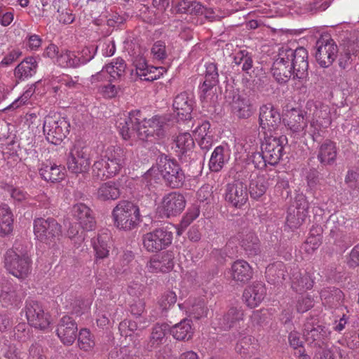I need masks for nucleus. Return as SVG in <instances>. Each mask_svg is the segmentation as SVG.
Instances as JSON below:
<instances>
[{
	"mask_svg": "<svg viewBox=\"0 0 359 359\" xmlns=\"http://www.w3.org/2000/svg\"><path fill=\"white\" fill-rule=\"evenodd\" d=\"M158 171L165 184L172 189L182 187L185 182V175L177 161L174 159L161 158Z\"/></svg>",
	"mask_w": 359,
	"mask_h": 359,
	"instance_id": "423d86ee",
	"label": "nucleus"
},
{
	"mask_svg": "<svg viewBox=\"0 0 359 359\" xmlns=\"http://www.w3.org/2000/svg\"><path fill=\"white\" fill-rule=\"evenodd\" d=\"M97 198L101 201H114L120 196V190L116 183L107 182L102 184L97 190Z\"/></svg>",
	"mask_w": 359,
	"mask_h": 359,
	"instance_id": "58836bf2",
	"label": "nucleus"
},
{
	"mask_svg": "<svg viewBox=\"0 0 359 359\" xmlns=\"http://www.w3.org/2000/svg\"><path fill=\"white\" fill-rule=\"evenodd\" d=\"M77 324L69 316H63L57 325V334L65 345H72L77 337Z\"/></svg>",
	"mask_w": 359,
	"mask_h": 359,
	"instance_id": "aec40b11",
	"label": "nucleus"
},
{
	"mask_svg": "<svg viewBox=\"0 0 359 359\" xmlns=\"http://www.w3.org/2000/svg\"><path fill=\"white\" fill-rule=\"evenodd\" d=\"M290 278L292 280V287L297 292H301L310 290L313 286V279L311 275L305 271H300L296 269L294 270Z\"/></svg>",
	"mask_w": 359,
	"mask_h": 359,
	"instance_id": "7c9ffc66",
	"label": "nucleus"
},
{
	"mask_svg": "<svg viewBox=\"0 0 359 359\" xmlns=\"http://www.w3.org/2000/svg\"><path fill=\"white\" fill-rule=\"evenodd\" d=\"M18 295L14 286L9 282H6L0 286V302L4 307L15 304L18 301Z\"/></svg>",
	"mask_w": 359,
	"mask_h": 359,
	"instance_id": "a18cd8bd",
	"label": "nucleus"
},
{
	"mask_svg": "<svg viewBox=\"0 0 359 359\" xmlns=\"http://www.w3.org/2000/svg\"><path fill=\"white\" fill-rule=\"evenodd\" d=\"M63 170V168L55 163H49L42 165L39 169V174L44 180L56 182L64 178Z\"/></svg>",
	"mask_w": 359,
	"mask_h": 359,
	"instance_id": "e433bc0d",
	"label": "nucleus"
},
{
	"mask_svg": "<svg viewBox=\"0 0 359 359\" xmlns=\"http://www.w3.org/2000/svg\"><path fill=\"white\" fill-rule=\"evenodd\" d=\"M306 217L301 211L296 212L294 208H288L286 224L290 229H297L303 224Z\"/></svg>",
	"mask_w": 359,
	"mask_h": 359,
	"instance_id": "6e6d98bb",
	"label": "nucleus"
},
{
	"mask_svg": "<svg viewBox=\"0 0 359 359\" xmlns=\"http://www.w3.org/2000/svg\"><path fill=\"white\" fill-rule=\"evenodd\" d=\"M226 152L223 146H218L214 149L209 161V168L212 172H217L223 168L228 161Z\"/></svg>",
	"mask_w": 359,
	"mask_h": 359,
	"instance_id": "c03bdc74",
	"label": "nucleus"
},
{
	"mask_svg": "<svg viewBox=\"0 0 359 359\" xmlns=\"http://www.w3.org/2000/svg\"><path fill=\"white\" fill-rule=\"evenodd\" d=\"M193 100L187 93L183 92L177 95L173 102V108L180 120H190L193 110Z\"/></svg>",
	"mask_w": 359,
	"mask_h": 359,
	"instance_id": "5701e85b",
	"label": "nucleus"
},
{
	"mask_svg": "<svg viewBox=\"0 0 359 359\" xmlns=\"http://www.w3.org/2000/svg\"><path fill=\"white\" fill-rule=\"evenodd\" d=\"M309 206V202L307 201L306 196L301 194H297L295 196L289 208H293L296 212L301 211L302 214L308 216Z\"/></svg>",
	"mask_w": 359,
	"mask_h": 359,
	"instance_id": "052dcab7",
	"label": "nucleus"
},
{
	"mask_svg": "<svg viewBox=\"0 0 359 359\" xmlns=\"http://www.w3.org/2000/svg\"><path fill=\"white\" fill-rule=\"evenodd\" d=\"M73 217L79 222V225L86 230H91L95 221L92 210L83 203H78L72 207Z\"/></svg>",
	"mask_w": 359,
	"mask_h": 359,
	"instance_id": "cd10ccee",
	"label": "nucleus"
},
{
	"mask_svg": "<svg viewBox=\"0 0 359 359\" xmlns=\"http://www.w3.org/2000/svg\"><path fill=\"white\" fill-rule=\"evenodd\" d=\"M241 245L248 255L254 256L260 251V245L258 238L252 232L242 233L240 236Z\"/></svg>",
	"mask_w": 359,
	"mask_h": 359,
	"instance_id": "79ce46f5",
	"label": "nucleus"
},
{
	"mask_svg": "<svg viewBox=\"0 0 359 359\" xmlns=\"http://www.w3.org/2000/svg\"><path fill=\"white\" fill-rule=\"evenodd\" d=\"M57 62L62 67H79V59L74 52L65 50L60 53L57 58Z\"/></svg>",
	"mask_w": 359,
	"mask_h": 359,
	"instance_id": "864d4df0",
	"label": "nucleus"
},
{
	"mask_svg": "<svg viewBox=\"0 0 359 359\" xmlns=\"http://www.w3.org/2000/svg\"><path fill=\"white\" fill-rule=\"evenodd\" d=\"M266 294L264 285L262 283H255L245 289L243 297L249 307L255 308L262 302Z\"/></svg>",
	"mask_w": 359,
	"mask_h": 359,
	"instance_id": "393cba45",
	"label": "nucleus"
},
{
	"mask_svg": "<svg viewBox=\"0 0 359 359\" xmlns=\"http://www.w3.org/2000/svg\"><path fill=\"white\" fill-rule=\"evenodd\" d=\"M66 309L72 313L76 316H81L83 313L86 306L83 300L79 297L70 295L68 298L66 297L65 302Z\"/></svg>",
	"mask_w": 359,
	"mask_h": 359,
	"instance_id": "5fc2aeb1",
	"label": "nucleus"
},
{
	"mask_svg": "<svg viewBox=\"0 0 359 359\" xmlns=\"http://www.w3.org/2000/svg\"><path fill=\"white\" fill-rule=\"evenodd\" d=\"M69 122L59 116H46L44 118V134L47 140L53 144H60L69 134Z\"/></svg>",
	"mask_w": 359,
	"mask_h": 359,
	"instance_id": "0eeeda50",
	"label": "nucleus"
},
{
	"mask_svg": "<svg viewBox=\"0 0 359 359\" xmlns=\"http://www.w3.org/2000/svg\"><path fill=\"white\" fill-rule=\"evenodd\" d=\"M234 62L237 65H241L242 70L247 74L253 67L252 53L246 50H241L237 52L233 57Z\"/></svg>",
	"mask_w": 359,
	"mask_h": 359,
	"instance_id": "3c124183",
	"label": "nucleus"
},
{
	"mask_svg": "<svg viewBox=\"0 0 359 359\" xmlns=\"http://www.w3.org/2000/svg\"><path fill=\"white\" fill-rule=\"evenodd\" d=\"M243 316L244 312L241 306H232L221 319L220 325L224 330L231 329L243 320Z\"/></svg>",
	"mask_w": 359,
	"mask_h": 359,
	"instance_id": "4c0bfd02",
	"label": "nucleus"
},
{
	"mask_svg": "<svg viewBox=\"0 0 359 359\" xmlns=\"http://www.w3.org/2000/svg\"><path fill=\"white\" fill-rule=\"evenodd\" d=\"M78 336V344L81 349L86 351L90 350L95 345L90 332L87 329H81Z\"/></svg>",
	"mask_w": 359,
	"mask_h": 359,
	"instance_id": "bf43d9fd",
	"label": "nucleus"
},
{
	"mask_svg": "<svg viewBox=\"0 0 359 359\" xmlns=\"http://www.w3.org/2000/svg\"><path fill=\"white\" fill-rule=\"evenodd\" d=\"M315 57L321 67H328L337 58L339 48L334 39L329 36L320 37L315 45Z\"/></svg>",
	"mask_w": 359,
	"mask_h": 359,
	"instance_id": "f8f14e48",
	"label": "nucleus"
},
{
	"mask_svg": "<svg viewBox=\"0 0 359 359\" xmlns=\"http://www.w3.org/2000/svg\"><path fill=\"white\" fill-rule=\"evenodd\" d=\"M225 97L238 118L246 119L253 114L254 108L250 99L240 95L238 90H226Z\"/></svg>",
	"mask_w": 359,
	"mask_h": 359,
	"instance_id": "dca6fc26",
	"label": "nucleus"
},
{
	"mask_svg": "<svg viewBox=\"0 0 359 359\" xmlns=\"http://www.w3.org/2000/svg\"><path fill=\"white\" fill-rule=\"evenodd\" d=\"M141 111H132L128 116L121 117L118 121V128L124 140L137 138L142 141H152L165 135L168 127L164 117L155 116L149 119L144 118L140 123Z\"/></svg>",
	"mask_w": 359,
	"mask_h": 359,
	"instance_id": "f257e3e1",
	"label": "nucleus"
},
{
	"mask_svg": "<svg viewBox=\"0 0 359 359\" xmlns=\"http://www.w3.org/2000/svg\"><path fill=\"white\" fill-rule=\"evenodd\" d=\"M191 323V320L183 319L170 329V334L175 339L179 341H188L191 339L194 334Z\"/></svg>",
	"mask_w": 359,
	"mask_h": 359,
	"instance_id": "c9c22d12",
	"label": "nucleus"
},
{
	"mask_svg": "<svg viewBox=\"0 0 359 359\" xmlns=\"http://www.w3.org/2000/svg\"><path fill=\"white\" fill-rule=\"evenodd\" d=\"M287 125L293 133L303 131L307 126L304 114L300 109H292L287 114Z\"/></svg>",
	"mask_w": 359,
	"mask_h": 359,
	"instance_id": "ea45409f",
	"label": "nucleus"
},
{
	"mask_svg": "<svg viewBox=\"0 0 359 359\" xmlns=\"http://www.w3.org/2000/svg\"><path fill=\"white\" fill-rule=\"evenodd\" d=\"M14 337L19 341H26L29 339V327L25 323H20L18 324L14 330Z\"/></svg>",
	"mask_w": 359,
	"mask_h": 359,
	"instance_id": "680f3d73",
	"label": "nucleus"
},
{
	"mask_svg": "<svg viewBox=\"0 0 359 359\" xmlns=\"http://www.w3.org/2000/svg\"><path fill=\"white\" fill-rule=\"evenodd\" d=\"M205 67V81L201 87L202 92L201 99H205L206 93L219 82V74L216 64L210 62L207 64Z\"/></svg>",
	"mask_w": 359,
	"mask_h": 359,
	"instance_id": "473e14b6",
	"label": "nucleus"
},
{
	"mask_svg": "<svg viewBox=\"0 0 359 359\" xmlns=\"http://www.w3.org/2000/svg\"><path fill=\"white\" fill-rule=\"evenodd\" d=\"M185 206V197L179 192H171L165 195L163 198V213L167 217L180 215L184 210Z\"/></svg>",
	"mask_w": 359,
	"mask_h": 359,
	"instance_id": "6ab92c4d",
	"label": "nucleus"
},
{
	"mask_svg": "<svg viewBox=\"0 0 359 359\" xmlns=\"http://www.w3.org/2000/svg\"><path fill=\"white\" fill-rule=\"evenodd\" d=\"M329 334L328 330L316 318L307 319L304 324V338L311 346L323 348L327 344Z\"/></svg>",
	"mask_w": 359,
	"mask_h": 359,
	"instance_id": "9d476101",
	"label": "nucleus"
},
{
	"mask_svg": "<svg viewBox=\"0 0 359 359\" xmlns=\"http://www.w3.org/2000/svg\"><path fill=\"white\" fill-rule=\"evenodd\" d=\"M13 228V214L10 208L4 204L0 205V235L6 236Z\"/></svg>",
	"mask_w": 359,
	"mask_h": 359,
	"instance_id": "37998d69",
	"label": "nucleus"
},
{
	"mask_svg": "<svg viewBox=\"0 0 359 359\" xmlns=\"http://www.w3.org/2000/svg\"><path fill=\"white\" fill-rule=\"evenodd\" d=\"M37 67L36 58L28 57L15 67V76L20 80H25L36 73Z\"/></svg>",
	"mask_w": 359,
	"mask_h": 359,
	"instance_id": "f704fd0d",
	"label": "nucleus"
},
{
	"mask_svg": "<svg viewBox=\"0 0 359 359\" xmlns=\"http://www.w3.org/2000/svg\"><path fill=\"white\" fill-rule=\"evenodd\" d=\"M169 330V325L166 323L156 324L153 328L149 341L145 345V348L148 351L158 348L163 344L167 331Z\"/></svg>",
	"mask_w": 359,
	"mask_h": 359,
	"instance_id": "2f4dec72",
	"label": "nucleus"
},
{
	"mask_svg": "<svg viewBox=\"0 0 359 359\" xmlns=\"http://www.w3.org/2000/svg\"><path fill=\"white\" fill-rule=\"evenodd\" d=\"M348 220L342 215H331L327 221L326 227L330 229V235L335 242L344 240L348 229Z\"/></svg>",
	"mask_w": 359,
	"mask_h": 359,
	"instance_id": "4be33fe9",
	"label": "nucleus"
},
{
	"mask_svg": "<svg viewBox=\"0 0 359 359\" xmlns=\"http://www.w3.org/2000/svg\"><path fill=\"white\" fill-rule=\"evenodd\" d=\"M177 301V295L172 291L165 292L159 300V305L163 311H166L170 306L174 305Z\"/></svg>",
	"mask_w": 359,
	"mask_h": 359,
	"instance_id": "0e129e2a",
	"label": "nucleus"
},
{
	"mask_svg": "<svg viewBox=\"0 0 359 359\" xmlns=\"http://www.w3.org/2000/svg\"><path fill=\"white\" fill-rule=\"evenodd\" d=\"M174 254L172 251H166L156 257L151 259L148 267L151 272H168L174 266Z\"/></svg>",
	"mask_w": 359,
	"mask_h": 359,
	"instance_id": "c85d7f7f",
	"label": "nucleus"
},
{
	"mask_svg": "<svg viewBox=\"0 0 359 359\" xmlns=\"http://www.w3.org/2000/svg\"><path fill=\"white\" fill-rule=\"evenodd\" d=\"M112 217L114 226L124 231L136 228L141 221L139 206L127 200L116 204L112 210Z\"/></svg>",
	"mask_w": 359,
	"mask_h": 359,
	"instance_id": "7ed1b4c3",
	"label": "nucleus"
},
{
	"mask_svg": "<svg viewBox=\"0 0 359 359\" xmlns=\"http://www.w3.org/2000/svg\"><path fill=\"white\" fill-rule=\"evenodd\" d=\"M90 159L89 149L78 142L73 146L68 154L67 168L74 174L87 172L90 165Z\"/></svg>",
	"mask_w": 359,
	"mask_h": 359,
	"instance_id": "9b49d317",
	"label": "nucleus"
},
{
	"mask_svg": "<svg viewBox=\"0 0 359 359\" xmlns=\"http://www.w3.org/2000/svg\"><path fill=\"white\" fill-rule=\"evenodd\" d=\"M26 317L29 325L41 330L46 329L50 321L48 313L36 301L29 300L26 303Z\"/></svg>",
	"mask_w": 359,
	"mask_h": 359,
	"instance_id": "a211bd4d",
	"label": "nucleus"
},
{
	"mask_svg": "<svg viewBox=\"0 0 359 359\" xmlns=\"http://www.w3.org/2000/svg\"><path fill=\"white\" fill-rule=\"evenodd\" d=\"M289 55H286L283 48L279 49L278 53L273 61L271 72L275 79L280 83H287L294 73L291 64L288 61Z\"/></svg>",
	"mask_w": 359,
	"mask_h": 359,
	"instance_id": "f3484780",
	"label": "nucleus"
},
{
	"mask_svg": "<svg viewBox=\"0 0 359 359\" xmlns=\"http://www.w3.org/2000/svg\"><path fill=\"white\" fill-rule=\"evenodd\" d=\"M280 123V114L273 104H264L259 108V126L265 136L276 133Z\"/></svg>",
	"mask_w": 359,
	"mask_h": 359,
	"instance_id": "2eb2a0df",
	"label": "nucleus"
},
{
	"mask_svg": "<svg viewBox=\"0 0 359 359\" xmlns=\"http://www.w3.org/2000/svg\"><path fill=\"white\" fill-rule=\"evenodd\" d=\"M210 128V124L208 121L203 122L201 125L198 126L196 130V135L198 139V144L201 149L208 151L212 146L213 137L209 135L208 131Z\"/></svg>",
	"mask_w": 359,
	"mask_h": 359,
	"instance_id": "49530a36",
	"label": "nucleus"
},
{
	"mask_svg": "<svg viewBox=\"0 0 359 359\" xmlns=\"http://www.w3.org/2000/svg\"><path fill=\"white\" fill-rule=\"evenodd\" d=\"M243 177H246L244 172L236 173L234 180L228 183L225 189V200L232 206L241 208L248 200L247 185Z\"/></svg>",
	"mask_w": 359,
	"mask_h": 359,
	"instance_id": "6e6552de",
	"label": "nucleus"
},
{
	"mask_svg": "<svg viewBox=\"0 0 359 359\" xmlns=\"http://www.w3.org/2000/svg\"><path fill=\"white\" fill-rule=\"evenodd\" d=\"M126 64L122 58H116V61L111 62L104 67L106 72L110 75L113 80H121L126 72Z\"/></svg>",
	"mask_w": 359,
	"mask_h": 359,
	"instance_id": "8fccbe9b",
	"label": "nucleus"
},
{
	"mask_svg": "<svg viewBox=\"0 0 359 359\" xmlns=\"http://www.w3.org/2000/svg\"><path fill=\"white\" fill-rule=\"evenodd\" d=\"M205 7L198 1H189L182 0L177 4V11L181 13H189L191 15H203Z\"/></svg>",
	"mask_w": 359,
	"mask_h": 359,
	"instance_id": "09e8293b",
	"label": "nucleus"
},
{
	"mask_svg": "<svg viewBox=\"0 0 359 359\" xmlns=\"http://www.w3.org/2000/svg\"><path fill=\"white\" fill-rule=\"evenodd\" d=\"M126 164V151L120 147H109L92 166L93 177L105 180L112 177Z\"/></svg>",
	"mask_w": 359,
	"mask_h": 359,
	"instance_id": "f03ea898",
	"label": "nucleus"
},
{
	"mask_svg": "<svg viewBox=\"0 0 359 359\" xmlns=\"http://www.w3.org/2000/svg\"><path fill=\"white\" fill-rule=\"evenodd\" d=\"M177 150V156L182 158L187 152L191 151L194 146V141L190 133H184L179 135L175 140Z\"/></svg>",
	"mask_w": 359,
	"mask_h": 359,
	"instance_id": "de8ad7c7",
	"label": "nucleus"
},
{
	"mask_svg": "<svg viewBox=\"0 0 359 359\" xmlns=\"http://www.w3.org/2000/svg\"><path fill=\"white\" fill-rule=\"evenodd\" d=\"M200 213L199 208L197 206H192L189 208L187 214L183 217L181 221V225L183 227L188 226L194 219H196Z\"/></svg>",
	"mask_w": 359,
	"mask_h": 359,
	"instance_id": "774afa93",
	"label": "nucleus"
},
{
	"mask_svg": "<svg viewBox=\"0 0 359 359\" xmlns=\"http://www.w3.org/2000/svg\"><path fill=\"white\" fill-rule=\"evenodd\" d=\"M97 48V47L94 46L83 48L80 53L81 56H77V58L79 59V66L91 60L96 53Z\"/></svg>",
	"mask_w": 359,
	"mask_h": 359,
	"instance_id": "69168bd1",
	"label": "nucleus"
},
{
	"mask_svg": "<svg viewBox=\"0 0 359 359\" xmlns=\"http://www.w3.org/2000/svg\"><path fill=\"white\" fill-rule=\"evenodd\" d=\"M306 107L309 111V114H312L313 121L318 122L321 126L324 127H328L330 125V112L327 105L320 102L308 101Z\"/></svg>",
	"mask_w": 359,
	"mask_h": 359,
	"instance_id": "b1692460",
	"label": "nucleus"
},
{
	"mask_svg": "<svg viewBox=\"0 0 359 359\" xmlns=\"http://www.w3.org/2000/svg\"><path fill=\"white\" fill-rule=\"evenodd\" d=\"M138 353L135 346H125L120 348L112 349L109 354V359H133Z\"/></svg>",
	"mask_w": 359,
	"mask_h": 359,
	"instance_id": "603ef678",
	"label": "nucleus"
},
{
	"mask_svg": "<svg viewBox=\"0 0 359 359\" xmlns=\"http://www.w3.org/2000/svg\"><path fill=\"white\" fill-rule=\"evenodd\" d=\"M231 277L236 283L243 285L247 283L252 277L253 271L250 264L243 260L238 259L232 264Z\"/></svg>",
	"mask_w": 359,
	"mask_h": 359,
	"instance_id": "bb28decb",
	"label": "nucleus"
},
{
	"mask_svg": "<svg viewBox=\"0 0 359 359\" xmlns=\"http://www.w3.org/2000/svg\"><path fill=\"white\" fill-rule=\"evenodd\" d=\"M272 181L269 174H259L254 177L251 175L249 184L250 197L255 200L259 199L265 194Z\"/></svg>",
	"mask_w": 359,
	"mask_h": 359,
	"instance_id": "412c9836",
	"label": "nucleus"
},
{
	"mask_svg": "<svg viewBox=\"0 0 359 359\" xmlns=\"http://www.w3.org/2000/svg\"><path fill=\"white\" fill-rule=\"evenodd\" d=\"M34 233L41 242L54 246L62 236V226L53 217H39L34 220Z\"/></svg>",
	"mask_w": 359,
	"mask_h": 359,
	"instance_id": "39448f33",
	"label": "nucleus"
},
{
	"mask_svg": "<svg viewBox=\"0 0 359 359\" xmlns=\"http://www.w3.org/2000/svg\"><path fill=\"white\" fill-rule=\"evenodd\" d=\"M336 144L330 140H325L318 147L317 158L323 166L333 165L337 160Z\"/></svg>",
	"mask_w": 359,
	"mask_h": 359,
	"instance_id": "a878e982",
	"label": "nucleus"
},
{
	"mask_svg": "<svg viewBox=\"0 0 359 359\" xmlns=\"http://www.w3.org/2000/svg\"><path fill=\"white\" fill-rule=\"evenodd\" d=\"M100 93L107 99L115 97L119 90V88L111 83L100 86L98 89Z\"/></svg>",
	"mask_w": 359,
	"mask_h": 359,
	"instance_id": "338daca9",
	"label": "nucleus"
},
{
	"mask_svg": "<svg viewBox=\"0 0 359 359\" xmlns=\"http://www.w3.org/2000/svg\"><path fill=\"white\" fill-rule=\"evenodd\" d=\"M151 53L154 58L157 60H163L165 59L168 54L165 42L162 41H156L151 48Z\"/></svg>",
	"mask_w": 359,
	"mask_h": 359,
	"instance_id": "e2e57ef3",
	"label": "nucleus"
},
{
	"mask_svg": "<svg viewBox=\"0 0 359 359\" xmlns=\"http://www.w3.org/2000/svg\"><path fill=\"white\" fill-rule=\"evenodd\" d=\"M288 61L291 64L294 79L304 80L308 76L309 61L308 52L303 47L292 49L287 46H283Z\"/></svg>",
	"mask_w": 359,
	"mask_h": 359,
	"instance_id": "4468645a",
	"label": "nucleus"
},
{
	"mask_svg": "<svg viewBox=\"0 0 359 359\" xmlns=\"http://www.w3.org/2000/svg\"><path fill=\"white\" fill-rule=\"evenodd\" d=\"M344 182L353 192L359 194V168H351L347 171Z\"/></svg>",
	"mask_w": 359,
	"mask_h": 359,
	"instance_id": "4d7b16f0",
	"label": "nucleus"
},
{
	"mask_svg": "<svg viewBox=\"0 0 359 359\" xmlns=\"http://www.w3.org/2000/svg\"><path fill=\"white\" fill-rule=\"evenodd\" d=\"M266 278L271 284L282 283L287 276L285 265L281 262H276L269 264L266 268Z\"/></svg>",
	"mask_w": 359,
	"mask_h": 359,
	"instance_id": "c756f323",
	"label": "nucleus"
},
{
	"mask_svg": "<svg viewBox=\"0 0 359 359\" xmlns=\"http://www.w3.org/2000/svg\"><path fill=\"white\" fill-rule=\"evenodd\" d=\"M172 237L170 228L163 226L144 234L142 243L147 251L156 252L168 247L172 243Z\"/></svg>",
	"mask_w": 359,
	"mask_h": 359,
	"instance_id": "1a4fd4ad",
	"label": "nucleus"
},
{
	"mask_svg": "<svg viewBox=\"0 0 359 359\" xmlns=\"http://www.w3.org/2000/svg\"><path fill=\"white\" fill-rule=\"evenodd\" d=\"M32 260L25 250L14 247L6 251L5 267L14 276L23 279L30 273Z\"/></svg>",
	"mask_w": 359,
	"mask_h": 359,
	"instance_id": "20e7f679",
	"label": "nucleus"
},
{
	"mask_svg": "<svg viewBox=\"0 0 359 359\" xmlns=\"http://www.w3.org/2000/svg\"><path fill=\"white\" fill-rule=\"evenodd\" d=\"M344 294L341 290L336 287L324 288L320 292V298L323 304L329 307H335L340 304Z\"/></svg>",
	"mask_w": 359,
	"mask_h": 359,
	"instance_id": "a19ab883",
	"label": "nucleus"
},
{
	"mask_svg": "<svg viewBox=\"0 0 359 359\" xmlns=\"http://www.w3.org/2000/svg\"><path fill=\"white\" fill-rule=\"evenodd\" d=\"M110 236L107 233H98L96 237L91 239V243L95 252V262L97 263L100 259L108 257Z\"/></svg>",
	"mask_w": 359,
	"mask_h": 359,
	"instance_id": "72a5a7b5",
	"label": "nucleus"
},
{
	"mask_svg": "<svg viewBox=\"0 0 359 359\" xmlns=\"http://www.w3.org/2000/svg\"><path fill=\"white\" fill-rule=\"evenodd\" d=\"M287 143V139L284 135L264 136V141L262 144L261 149L268 164L276 165L280 162L283 156L284 147Z\"/></svg>",
	"mask_w": 359,
	"mask_h": 359,
	"instance_id": "ddd939ff",
	"label": "nucleus"
},
{
	"mask_svg": "<svg viewBox=\"0 0 359 359\" xmlns=\"http://www.w3.org/2000/svg\"><path fill=\"white\" fill-rule=\"evenodd\" d=\"M149 325V321L147 318L143 321L140 320L139 322L126 319L120 323L118 330L120 332H125L126 327H129V332L132 334L135 331L142 330L147 327Z\"/></svg>",
	"mask_w": 359,
	"mask_h": 359,
	"instance_id": "13d9d810",
	"label": "nucleus"
}]
</instances>
